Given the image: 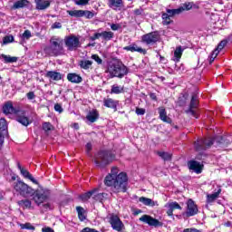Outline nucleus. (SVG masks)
I'll return each instance as SVG.
<instances>
[{
    "label": "nucleus",
    "instance_id": "1",
    "mask_svg": "<svg viewBox=\"0 0 232 232\" xmlns=\"http://www.w3.org/2000/svg\"><path fill=\"white\" fill-rule=\"evenodd\" d=\"M13 188L17 195H20L24 198H28V197H33V200L34 201L36 206H41L43 202L48 200L50 197V190L38 189L35 191L32 188V187L28 186V184L24 183L21 179H17V181L14 183Z\"/></svg>",
    "mask_w": 232,
    "mask_h": 232
},
{
    "label": "nucleus",
    "instance_id": "2",
    "mask_svg": "<svg viewBox=\"0 0 232 232\" xmlns=\"http://www.w3.org/2000/svg\"><path fill=\"white\" fill-rule=\"evenodd\" d=\"M105 186L112 188L114 193H126L128 189V175L125 172L119 173V168L112 167L111 173L104 179Z\"/></svg>",
    "mask_w": 232,
    "mask_h": 232
},
{
    "label": "nucleus",
    "instance_id": "3",
    "mask_svg": "<svg viewBox=\"0 0 232 232\" xmlns=\"http://www.w3.org/2000/svg\"><path fill=\"white\" fill-rule=\"evenodd\" d=\"M128 67L120 61L110 62L105 71L106 73H109L111 79L114 77L122 79V77L128 75Z\"/></svg>",
    "mask_w": 232,
    "mask_h": 232
},
{
    "label": "nucleus",
    "instance_id": "4",
    "mask_svg": "<svg viewBox=\"0 0 232 232\" xmlns=\"http://www.w3.org/2000/svg\"><path fill=\"white\" fill-rule=\"evenodd\" d=\"M64 41L59 36H53L50 40L51 45L45 48V52L52 57H58V55H64V47L63 46Z\"/></svg>",
    "mask_w": 232,
    "mask_h": 232
},
{
    "label": "nucleus",
    "instance_id": "5",
    "mask_svg": "<svg viewBox=\"0 0 232 232\" xmlns=\"http://www.w3.org/2000/svg\"><path fill=\"white\" fill-rule=\"evenodd\" d=\"M222 140H224V137L218 136L215 139L211 138H205V139H198L194 146L196 149V151H204L205 150H208V148H211L213 146V143L216 141L218 144H222Z\"/></svg>",
    "mask_w": 232,
    "mask_h": 232
},
{
    "label": "nucleus",
    "instance_id": "6",
    "mask_svg": "<svg viewBox=\"0 0 232 232\" xmlns=\"http://www.w3.org/2000/svg\"><path fill=\"white\" fill-rule=\"evenodd\" d=\"M113 160H115V155H113L111 151L101 150L96 155L94 163L99 168H104V166H108V164L113 162Z\"/></svg>",
    "mask_w": 232,
    "mask_h": 232
},
{
    "label": "nucleus",
    "instance_id": "7",
    "mask_svg": "<svg viewBox=\"0 0 232 232\" xmlns=\"http://www.w3.org/2000/svg\"><path fill=\"white\" fill-rule=\"evenodd\" d=\"M64 44L69 52H75L81 48V36L71 34L64 38Z\"/></svg>",
    "mask_w": 232,
    "mask_h": 232
},
{
    "label": "nucleus",
    "instance_id": "8",
    "mask_svg": "<svg viewBox=\"0 0 232 232\" xmlns=\"http://www.w3.org/2000/svg\"><path fill=\"white\" fill-rule=\"evenodd\" d=\"M198 108V94H192L190 104L188 109L186 111L188 115H191L195 119H198V113H197V109Z\"/></svg>",
    "mask_w": 232,
    "mask_h": 232
},
{
    "label": "nucleus",
    "instance_id": "9",
    "mask_svg": "<svg viewBox=\"0 0 232 232\" xmlns=\"http://www.w3.org/2000/svg\"><path fill=\"white\" fill-rule=\"evenodd\" d=\"M109 224H111V227L114 231L121 232L122 229H124V223L121 220V218L115 214H110L108 216Z\"/></svg>",
    "mask_w": 232,
    "mask_h": 232
},
{
    "label": "nucleus",
    "instance_id": "10",
    "mask_svg": "<svg viewBox=\"0 0 232 232\" xmlns=\"http://www.w3.org/2000/svg\"><path fill=\"white\" fill-rule=\"evenodd\" d=\"M140 222H143L144 224H148L151 227H162L164 223L162 221H159V219L150 216V215H143L140 218Z\"/></svg>",
    "mask_w": 232,
    "mask_h": 232
},
{
    "label": "nucleus",
    "instance_id": "11",
    "mask_svg": "<svg viewBox=\"0 0 232 232\" xmlns=\"http://www.w3.org/2000/svg\"><path fill=\"white\" fill-rule=\"evenodd\" d=\"M198 207L197 206V204H195V201H193V199H188L187 201V208L185 212L186 217L188 218L195 217V215H198Z\"/></svg>",
    "mask_w": 232,
    "mask_h": 232
},
{
    "label": "nucleus",
    "instance_id": "12",
    "mask_svg": "<svg viewBox=\"0 0 232 232\" xmlns=\"http://www.w3.org/2000/svg\"><path fill=\"white\" fill-rule=\"evenodd\" d=\"M3 113L5 115H19L21 110L19 108L15 109L12 102H6L3 106Z\"/></svg>",
    "mask_w": 232,
    "mask_h": 232
},
{
    "label": "nucleus",
    "instance_id": "13",
    "mask_svg": "<svg viewBox=\"0 0 232 232\" xmlns=\"http://www.w3.org/2000/svg\"><path fill=\"white\" fill-rule=\"evenodd\" d=\"M114 36L113 32L111 31H103L102 33H96L93 36L91 37V41H97V39L102 38L103 41H111V38Z\"/></svg>",
    "mask_w": 232,
    "mask_h": 232
},
{
    "label": "nucleus",
    "instance_id": "14",
    "mask_svg": "<svg viewBox=\"0 0 232 232\" xmlns=\"http://www.w3.org/2000/svg\"><path fill=\"white\" fill-rule=\"evenodd\" d=\"M142 43H145V44H155L157 41H159V34L152 32L147 34H144L141 37Z\"/></svg>",
    "mask_w": 232,
    "mask_h": 232
},
{
    "label": "nucleus",
    "instance_id": "15",
    "mask_svg": "<svg viewBox=\"0 0 232 232\" xmlns=\"http://www.w3.org/2000/svg\"><path fill=\"white\" fill-rule=\"evenodd\" d=\"M164 208L167 209L168 217H173V210L179 209L182 210V207L177 201H169L165 206Z\"/></svg>",
    "mask_w": 232,
    "mask_h": 232
},
{
    "label": "nucleus",
    "instance_id": "16",
    "mask_svg": "<svg viewBox=\"0 0 232 232\" xmlns=\"http://www.w3.org/2000/svg\"><path fill=\"white\" fill-rule=\"evenodd\" d=\"M188 169L191 171H194V173H197L198 175L202 173V164L197 160H189L188 162Z\"/></svg>",
    "mask_w": 232,
    "mask_h": 232
},
{
    "label": "nucleus",
    "instance_id": "17",
    "mask_svg": "<svg viewBox=\"0 0 232 232\" xmlns=\"http://www.w3.org/2000/svg\"><path fill=\"white\" fill-rule=\"evenodd\" d=\"M108 6L109 8H111V10H115L116 12H119L122 10V6H124V4L122 0H109Z\"/></svg>",
    "mask_w": 232,
    "mask_h": 232
},
{
    "label": "nucleus",
    "instance_id": "18",
    "mask_svg": "<svg viewBox=\"0 0 232 232\" xmlns=\"http://www.w3.org/2000/svg\"><path fill=\"white\" fill-rule=\"evenodd\" d=\"M18 169L21 172V175L23 176L24 179H28V180H31L33 184H37V179L34 176L31 175V173L25 169L24 168L21 167V164L18 163Z\"/></svg>",
    "mask_w": 232,
    "mask_h": 232
},
{
    "label": "nucleus",
    "instance_id": "19",
    "mask_svg": "<svg viewBox=\"0 0 232 232\" xmlns=\"http://www.w3.org/2000/svg\"><path fill=\"white\" fill-rule=\"evenodd\" d=\"M103 106H105V108H111L114 111H117V106H119V101L113 100L111 98H104Z\"/></svg>",
    "mask_w": 232,
    "mask_h": 232
},
{
    "label": "nucleus",
    "instance_id": "20",
    "mask_svg": "<svg viewBox=\"0 0 232 232\" xmlns=\"http://www.w3.org/2000/svg\"><path fill=\"white\" fill-rule=\"evenodd\" d=\"M67 81L73 84H81L82 82V77L75 72H69L67 74Z\"/></svg>",
    "mask_w": 232,
    "mask_h": 232
},
{
    "label": "nucleus",
    "instance_id": "21",
    "mask_svg": "<svg viewBox=\"0 0 232 232\" xmlns=\"http://www.w3.org/2000/svg\"><path fill=\"white\" fill-rule=\"evenodd\" d=\"M45 77L51 81H61L63 79V74L57 71H48L45 73Z\"/></svg>",
    "mask_w": 232,
    "mask_h": 232
},
{
    "label": "nucleus",
    "instance_id": "22",
    "mask_svg": "<svg viewBox=\"0 0 232 232\" xmlns=\"http://www.w3.org/2000/svg\"><path fill=\"white\" fill-rule=\"evenodd\" d=\"M184 50H186V48L182 47L181 45L176 47L174 51V57L172 59L174 63L180 62V59L182 58V53H184Z\"/></svg>",
    "mask_w": 232,
    "mask_h": 232
},
{
    "label": "nucleus",
    "instance_id": "23",
    "mask_svg": "<svg viewBox=\"0 0 232 232\" xmlns=\"http://www.w3.org/2000/svg\"><path fill=\"white\" fill-rule=\"evenodd\" d=\"M36 10H46L50 8L51 2L49 0H36Z\"/></svg>",
    "mask_w": 232,
    "mask_h": 232
},
{
    "label": "nucleus",
    "instance_id": "24",
    "mask_svg": "<svg viewBox=\"0 0 232 232\" xmlns=\"http://www.w3.org/2000/svg\"><path fill=\"white\" fill-rule=\"evenodd\" d=\"M126 52H138L139 53H146V50L139 47L136 44H131L128 46L123 47Z\"/></svg>",
    "mask_w": 232,
    "mask_h": 232
},
{
    "label": "nucleus",
    "instance_id": "25",
    "mask_svg": "<svg viewBox=\"0 0 232 232\" xmlns=\"http://www.w3.org/2000/svg\"><path fill=\"white\" fill-rule=\"evenodd\" d=\"M160 119L163 121V122H167L168 124H171V119L168 117L166 112V109L164 107L159 108Z\"/></svg>",
    "mask_w": 232,
    "mask_h": 232
},
{
    "label": "nucleus",
    "instance_id": "26",
    "mask_svg": "<svg viewBox=\"0 0 232 232\" xmlns=\"http://www.w3.org/2000/svg\"><path fill=\"white\" fill-rule=\"evenodd\" d=\"M139 201L141 202V204H143L144 206H150V208L159 206V203L157 201H153V199L150 198L140 197L139 198Z\"/></svg>",
    "mask_w": 232,
    "mask_h": 232
},
{
    "label": "nucleus",
    "instance_id": "27",
    "mask_svg": "<svg viewBox=\"0 0 232 232\" xmlns=\"http://www.w3.org/2000/svg\"><path fill=\"white\" fill-rule=\"evenodd\" d=\"M86 119L91 123L97 121V119H99V111L97 110H92L89 111Z\"/></svg>",
    "mask_w": 232,
    "mask_h": 232
},
{
    "label": "nucleus",
    "instance_id": "28",
    "mask_svg": "<svg viewBox=\"0 0 232 232\" xmlns=\"http://www.w3.org/2000/svg\"><path fill=\"white\" fill-rule=\"evenodd\" d=\"M29 3L30 2H28V0H18L13 5L12 10H19V8H25V6H28Z\"/></svg>",
    "mask_w": 232,
    "mask_h": 232
},
{
    "label": "nucleus",
    "instance_id": "29",
    "mask_svg": "<svg viewBox=\"0 0 232 232\" xmlns=\"http://www.w3.org/2000/svg\"><path fill=\"white\" fill-rule=\"evenodd\" d=\"M220 193H222V188H218V191L212 193V194H208L207 196V202L208 204H211V202H215V200H217V198H218V196L220 195Z\"/></svg>",
    "mask_w": 232,
    "mask_h": 232
},
{
    "label": "nucleus",
    "instance_id": "30",
    "mask_svg": "<svg viewBox=\"0 0 232 232\" xmlns=\"http://www.w3.org/2000/svg\"><path fill=\"white\" fill-rule=\"evenodd\" d=\"M93 192H94V194L92 196V198L94 200H98L99 202H102V199L106 198V197H108V194H106V193H100L99 189H97V188H94Z\"/></svg>",
    "mask_w": 232,
    "mask_h": 232
},
{
    "label": "nucleus",
    "instance_id": "31",
    "mask_svg": "<svg viewBox=\"0 0 232 232\" xmlns=\"http://www.w3.org/2000/svg\"><path fill=\"white\" fill-rule=\"evenodd\" d=\"M92 64L93 62L90 60H82L79 62V66L82 68V70H90Z\"/></svg>",
    "mask_w": 232,
    "mask_h": 232
},
{
    "label": "nucleus",
    "instance_id": "32",
    "mask_svg": "<svg viewBox=\"0 0 232 232\" xmlns=\"http://www.w3.org/2000/svg\"><path fill=\"white\" fill-rule=\"evenodd\" d=\"M111 93L114 95H120V93H124V86L114 84L111 86Z\"/></svg>",
    "mask_w": 232,
    "mask_h": 232
},
{
    "label": "nucleus",
    "instance_id": "33",
    "mask_svg": "<svg viewBox=\"0 0 232 232\" xmlns=\"http://www.w3.org/2000/svg\"><path fill=\"white\" fill-rule=\"evenodd\" d=\"M16 121L22 124V126H30V124H32V121L26 116H17Z\"/></svg>",
    "mask_w": 232,
    "mask_h": 232
},
{
    "label": "nucleus",
    "instance_id": "34",
    "mask_svg": "<svg viewBox=\"0 0 232 232\" xmlns=\"http://www.w3.org/2000/svg\"><path fill=\"white\" fill-rule=\"evenodd\" d=\"M18 206H20V208H23L24 209H31L32 201L30 199H22L18 201Z\"/></svg>",
    "mask_w": 232,
    "mask_h": 232
},
{
    "label": "nucleus",
    "instance_id": "35",
    "mask_svg": "<svg viewBox=\"0 0 232 232\" xmlns=\"http://www.w3.org/2000/svg\"><path fill=\"white\" fill-rule=\"evenodd\" d=\"M67 14L71 15V17H84V10H69Z\"/></svg>",
    "mask_w": 232,
    "mask_h": 232
},
{
    "label": "nucleus",
    "instance_id": "36",
    "mask_svg": "<svg viewBox=\"0 0 232 232\" xmlns=\"http://www.w3.org/2000/svg\"><path fill=\"white\" fill-rule=\"evenodd\" d=\"M76 211L78 213V218L81 220V222H84L86 220V215L84 214V208L82 207H77Z\"/></svg>",
    "mask_w": 232,
    "mask_h": 232
},
{
    "label": "nucleus",
    "instance_id": "37",
    "mask_svg": "<svg viewBox=\"0 0 232 232\" xmlns=\"http://www.w3.org/2000/svg\"><path fill=\"white\" fill-rule=\"evenodd\" d=\"M95 194V192H93V189L91 191H88L86 193H83L80 196L81 200H82L83 202H86V200H90V198H92V197L93 198V195Z\"/></svg>",
    "mask_w": 232,
    "mask_h": 232
},
{
    "label": "nucleus",
    "instance_id": "38",
    "mask_svg": "<svg viewBox=\"0 0 232 232\" xmlns=\"http://www.w3.org/2000/svg\"><path fill=\"white\" fill-rule=\"evenodd\" d=\"M194 6L195 5L193 3L188 2V3L183 4V5L179 6V10H180V14H182V12L191 10V8H193Z\"/></svg>",
    "mask_w": 232,
    "mask_h": 232
},
{
    "label": "nucleus",
    "instance_id": "39",
    "mask_svg": "<svg viewBox=\"0 0 232 232\" xmlns=\"http://www.w3.org/2000/svg\"><path fill=\"white\" fill-rule=\"evenodd\" d=\"M8 123L6 122V120L5 118L0 119V131H5V133H8Z\"/></svg>",
    "mask_w": 232,
    "mask_h": 232
},
{
    "label": "nucleus",
    "instance_id": "40",
    "mask_svg": "<svg viewBox=\"0 0 232 232\" xmlns=\"http://www.w3.org/2000/svg\"><path fill=\"white\" fill-rule=\"evenodd\" d=\"M2 58L4 59L5 63H17V57H14V56L2 54Z\"/></svg>",
    "mask_w": 232,
    "mask_h": 232
},
{
    "label": "nucleus",
    "instance_id": "41",
    "mask_svg": "<svg viewBox=\"0 0 232 232\" xmlns=\"http://www.w3.org/2000/svg\"><path fill=\"white\" fill-rule=\"evenodd\" d=\"M159 157L163 160H171V154L166 151H158Z\"/></svg>",
    "mask_w": 232,
    "mask_h": 232
},
{
    "label": "nucleus",
    "instance_id": "42",
    "mask_svg": "<svg viewBox=\"0 0 232 232\" xmlns=\"http://www.w3.org/2000/svg\"><path fill=\"white\" fill-rule=\"evenodd\" d=\"M167 14L169 16L173 17V15H179L180 14V9H167Z\"/></svg>",
    "mask_w": 232,
    "mask_h": 232
},
{
    "label": "nucleus",
    "instance_id": "43",
    "mask_svg": "<svg viewBox=\"0 0 232 232\" xmlns=\"http://www.w3.org/2000/svg\"><path fill=\"white\" fill-rule=\"evenodd\" d=\"M21 229H29L30 231H34L35 227L32 226L30 223L20 224Z\"/></svg>",
    "mask_w": 232,
    "mask_h": 232
},
{
    "label": "nucleus",
    "instance_id": "44",
    "mask_svg": "<svg viewBox=\"0 0 232 232\" xmlns=\"http://www.w3.org/2000/svg\"><path fill=\"white\" fill-rule=\"evenodd\" d=\"M9 43H14V35H6L3 39V44H9Z\"/></svg>",
    "mask_w": 232,
    "mask_h": 232
},
{
    "label": "nucleus",
    "instance_id": "45",
    "mask_svg": "<svg viewBox=\"0 0 232 232\" xmlns=\"http://www.w3.org/2000/svg\"><path fill=\"white\" fill-rule=\"evenodd\" d=\"M218 53H220V52L218 51V49H216L212 52L211 56L209 58V63L211 64V63H213L215 61V59H217V55H218Z\"/></svg>",
    "mask_w": 232,
    "mask_h": 232
},
{
    "label": "nucleus",
    "instance_id": "46",
    "mask_svg": "<svg viewBox=\"0 0 232 232\" xmlns=\"http://www.w3.org/2000/svg\"><path fill=\"white\" fill-rule=\"evenodd\" d=\"M95 16V14L92 11L85 10L83 13V17H86V19H93Z\"/></svg>",
    "mask_w": 232,
    "mask_h": 232
},
{
    "label": "nucleus",
    "instance_id": "47",
    "mask_svg": "<svg viewBox=\"0 0 232 232\" xmlns=\"http://www.w3.org/2000/svg\"><path fill=\"white\" fill-rule=\"evenodd\" d=\"M74 3L78 6H86L90 3V0H75Z\"/></svg>",
    "mask_w": 232,
    "mask_h": 232
},
{
    "label": "nucleus",
    "instance_id": "48",
    "mask_svg": "<svg viewBox=\"0 0 232 232\" xmlns=\"http://www.w3.org/2000/svg\"><path fill=\"white\" fill-rule=\"evenodd\" d=\"M226 44H227V40H223L221 41L218 45V48L216 50H218V52H220V50H224Z\"/></svg>",
    "mask_w": 232,
    "mask_h": 232
},
{
    "label": "nucleus",
    "instance_id": "49",
    "mask_svg": "<svg viewBox=\"0 0 232 232\" xmlns=\"http://www.w3.org/2000/svg\"><path fill=\"white\" fill-rule=\"evenodd\" d=\"M91 59L95 61V63H97V64H102V59H101V57H99L97 54H92L91 56Z\"/></svg>",
    "mask_w": 232,
    "mask_h": 232
},
{
    "label": "nucleus",
    "instance_id": "50",
    "mask_svg": "<svg viewBox=\"0 0 232 232\" xmlns=\"http://www.w3.org/2000/svg\"><path fill=\"white\" fill-rule=\"evenodd\" d=\"M32 37V32L30 30H25L22 34V39H30Z\"/></svg>",
    "mask_w": 232,
    "mask_h": 232
},
{
    "label": "nucleus",
    "instance_id": "51",
    "mask_svg": "<svg viewBox=\"0 0 232 232\" xmlns=\"http://www.w3.org/2000/svg\"><path fill=\"white\" fill-rule=\"evenodd\" d=\"M43 130H44V131H50V130H52V123L44 122L43 124Z\"/></svg>",
    "mask_w": 232,
    "mask_h": 232
},
{
    "label": "nucleus",
    "instance_id": "52",
    "mask_svg": "<svg viewBox=\"0 0 232 232\" xmlns=\"http://www.w3.org/2000/svg\"><path fill=\"white\" fill-rule=\"evenodd\" d=\"M5 135H6L5 131L0 132V148H3V144H5Z\"/></svg>",
    "mask_w": 232,
    "mask_h": 232
},
{
    "label": "nucleus",
    "instance_id": "53",
    "mask_svg": "<svg viewBox=\"0 0 232 232\" xmlns=\"http://www.w3.org/2000/svg\"><path fill=\"white\" fill-rule=\"evenodd\" d=\"M54 110L58 111V113H63V111H64V110L63 109V106H61V104L59 103H56L54 105Z\"/></svg>",
    "mask_w": 232,
    "mask_h": 232
},
{
    "label": "nucleus",
    "instance_id": "54",
    "mask_svg": "<svg viewBox=\"0 0 232 232\" xmlns=\"http://www.w3.org/2000/svg\"><path fill=\"white\" fill-rule=\"evenodd\" d=\"M26 97L29 101H33V99H35V93L34 92H29L26 94Z\"/></svg>",
    "mask_w": 232,
    "mask_h": 232
},
{
    "label": "nucleus",
    "instance_id": "55",
    "mask_svg": "<svg viewBox=\"0 0 232 232\" xmlns=\"http://www.w3.org/2000/svg\"><path fill=\"white\" fill-rule=\"evenodd\" d=\"M146 113V110L142 108H136V114L138 115H144Z\"/></svg>",
    "mask_w": 232,
    "mask_h": 232
},
{
    "label": "nucleus",
    "instance_id": "56",
    "mask_svg": "<svg viewBox=\"0 0 232 232\" xmlns=\"http://www.w3.org/2000/svg\"><path fill=\"white\" fill-rule=\"evenodd\" d=\"M142 12H144V10L142 9V7H140V8H138V9H135V10L133 11V14H134L135 15H142Z\"/></svg>",
    "mask_w": 232,
    "mask_h": 232
},
{
    "label": "nucleus",
    "instance_id": "57",
    "mask_svg": "<svg viewBox=\"0 0 232 232\" xmlns=\"http://www.w3.org/2000/svg\"><path fill=\"white\" fill-rule=\"evenodd\" d=\"M52 28L53 30H55V29H59V28H63V24L59 22H55L53 25H52Z\"/></svg>",
    "mask_w": 232,
    "mask_h": 232
},
{
    "label": "nucleus",
    "instance_id": "58",
    "mask_svg": "<svg viewBox=\"0 0 232 232\" xmlns=\"http://www.w3.org/2000/svg\"><path fill=\"white\" fill-rule=\"evenodd\" d=\"M121 28V25L119 24H111V29L113 30L114 32H117Z\"/></svg>",
    "mask_w": 232,
    "mask_h": 232
},
{
    "label": "nucleus",
    "instance_id": "59",
    "mask_svg": "<svg viewBox=\"0 0 232 232\" xmlns=\"http://www.w3.org/2000/svg\"><path fill=\"white\" fill-rule=\"evenodd\" d=\"M183 232H202L197 228H185Z\"/></svg>",
    "mask_w": 232,
    "mask_h": 232
},
{
    "label": "nucleus",
    "instance_id": "60",
    "mask_svg": "<svg viewBox=\"0 0 232 232\" xmlns=\"http://www.w3.org/2000/svg\"><path fill=\"white\" fill-rule=\"evenodd\" d=\"M162 23L165 26H168V24H171V18H167L163 20Z\"/></svg>",
    "mask_w": 232,
    "mask_h": 232
},
{
    "label": "nucleus",
    "instance_id": "61",
    "mask_svg": "<svg viewBox=\"0 0 232 232\" xmlns=\"http://www.w3.org/2000/svg\"><path fill=\"white\" fill-rule=\"evenodd\" d=\"M85 149H86L87 153H89L90 151H92V143H87V144L85 145Z\"/></svg>",
    "mask_w": 232,
    "mask_h": 232
},
{
    "label": "nucleus",
    "instance_id": "62",
    "mask_svg": "<svg viewBox=\"0 0 232 232\" xmlns=\"http://www.w3.org/2000/svg\"><path fill=\"white\" fill-rule=\"evenodd\" d=\"M42 232H53V229H52V227H44L42 228Z\"/></svg>",
    "mask_w": 232,
    "mask_h": 232
},
{
    "label": "nucleus",
    "instance_id": "63",
    "mask_svg": "<svg viewBox=\"0 0 232 232\" xmlns=\"http://www.w3.org/2000/svg\"><path fill=\"white\" fill-rule=\"evenodd\" d=\"M161 17H162L163 21H164L165 19H169V18H170V16H169V14H168V13H163L162 15H161Z\"/></svg>",
    "mask_w": 232,
    "mask_h": 232
},
{
    "label": "nucleus",
    "instance_id": "64",
    "mask_svg": "<svg viewBox=\"0 0 232 232\" xmlns=\"http://www.w3.org/2000/svg\"><path fill=\"white\" fill-rule=\"evenodd\" d=\"M140 213H142L141 209H136V210H134L133 215H134V217H137V215H140Z\"/></svg>",
    "mask_w": 232,
    "mask_h": 232
}]
</instances>
